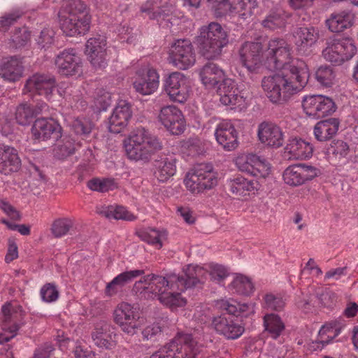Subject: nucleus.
Masks as SVG:
<instances>
[{"label":"nucleus","mask_w":358,"mask_h":358,"mask_svg":"<svg viewBox=\"0 0 358 358\" xmlns=\"http://www.w3.org/2000/svg\"><path fill=\"white\" fill-rule=\"evenodd\" d=\"M217 308L227 311L236 317H248L255 313V303L253 302L240 303L234 299H220L216 301Z\"/></svg>","instance_id":"obj_31"},{"label":"nucleus","mask_w":358,"mask_h":358,"mask_svg":"<svg viewBox=\"0 0 358 358\" xmlns=\"http://www.w3.org/2000/svg\"><path fill=\"white\" fill-rule=\"evenodd\" d=\"M265 303L271 309L280 310L284 307L285 303L282 297L269 294L265 296Z\"/></svg>","instance_id":"obj_60"},{"label":"nucleus","mask_w":358,"mask_h":358,"mask_svg":"<svg viewBox=\"0 0 358 358\" xmlns=\"http://www.w3.org/2000/svg\"><path fill=\"white\" fill-rule=\"evenodd\" d=\"M196 41L202 55L208 59L220 56L222 48L228 43L226 31L217 22L203 26Z\"/></svg>","instance_id":"obj_5"},{"label":"nucleus","mask_w":358,"mask_h":358,"mask_svg":"<svg viewBox=\"0 0 358 358\" xmlns=\"http://www.w3.org/2000/svg\"><path fill=\"white\" fill-rule=\"evenodd\" d=\"M318 174V170L306 164H297L287 167L282 173L284 182L290 187H298L313 180Z\"/></svg>","instance_id":"obj_16"},{"label":"nucleus","mask_w":358,"mask_h":358,"mask_svg":"<svg viewBox=\"0 0 358 358\" xmlns=\"http://www.w3.org/2000/svg\"><path fill=\"white\" fill-rule=\"evenodd\" d=\"M97 213L108 219L124 220L131 221L135 216L128 211L127 208L121 206H102L97 209Z\"/></svg>","instance_id":"obj_41"},{"label":"nucleus","mask_w":358,"mask_h":358,"mask_svg":"<svg viewBox=\"0 0 358 358\" xmlns=\"http://www.w3.org/2000/svg\"><path fill=\"white\" fill-rule=\"evenodd\" d=\"M55 40V30L51 27H45L41 31L36 41L40 48L46 49L54 43Z\"/></svg>","instance_id":"obj_57"},{"label":"nucleus","mask_w":358,"mask_h":358,"mask_svg":"<svg viewBox=\"0 0 358 358\" xmlns=\"http://www.w3.org/2000/svg\"><path fill=\"white\" fill-rule=\"evenodd\" d=\"M30 38V32L26 27L19 29L11 36L10 47L12 48H20L25 45Z\"/></svg>","instance_id":"obj_54"},{"label":"nucleus","mask_w":358,"mask_h":358,"mask_svg":"<svg viewBox=\"0 0 358 358\" xmlns=\"http://www.w3.org/2000/svg\"><path fill=\"white\" fill-rule=\"evenodd\" d=\"M141 11L148 15L149 18L157 20L163 27L173 26L176 24L175 19L169 16L173 11L172 5L166 4V1L148 0L141 6Z\"/></svg>","instance_id":"obj_17"},{"label":"nucleus","mask_w":358,"mask_h":358,"mask_svg":"<svg viewBox=\"0 0 358 358\" xmlns=\"http://www.w3.org/2000/svg\"><path fill=\"white\" fill-rule=\"evenodd\" d=\"M294 43L299 52L305 53L308 49L316 43L319 38L317 29L310 27H299L293 33Z\"/></svg>","instance_id":"obj_33"},{"label":"nucleus","mask_w":358,"mask_h":358,"mask_svg":"<svg viewBox=\"0 0 358 358\" xmlns=\"http://www.w3.org/2000/svg\"><path fill=\"white\" fill-rule=\"evenodd\" d=\"M258 141L265 147L272 149L281 148L285 143V133L282 129L277 124L263 121L259 123L257 129Z\"/></svg>","instance_id":"obj_15"},{"label":"nucleus","mask_w":358,"mask_h":358,"mask_svg":"<svg viewBox=\"0 0 358 358\" xmlns=\"http://www.w3.org/2000/svg\"><path fill=\"white\" fill-rule=\"evenodd\" d=\"M87 186L93 191L101 192L113 190L117 187L115 180L111 178H94L88 182Z\"/></svg>","instance_id":"obj_50"},{"label":"nucleus","mask_w":358,"mask_h":358,"mask_svg":"<svg viewBox=\"0 0 358 358\" xmlns=\"http://www.w3.org/2000/svg\"><path fill=\"white\" fill-rule=\"evenodd\" d=\"M55 65L59 73L74 76L82 73V59L74 49H66L55 59Z\"/></svg>","instance_id":"obj_21"},{"label":"nucleus","mask_w":358,"mask_h":358,"mask_svg":"<svg viewBox=\"0 0 358 358\" xmlns=\"http://www.w3.org/2000/svg\"><path fill=\"white\" fill-rule=\"evenodd\" d=\"M45 107L46 105L43 103L38 110H34L30 104L22 103L16 108V122L20 125H27L33 117L42 111Z\"/></svg>","instance_id":"obj_44"},{"label":"nucleus","mask_w":358,"mask_h":358,"mask_svg":"<svg viewBox=\"0 0 358 358\" xmlns=\"http://www.w3.org/2000/svg\"><path fill=\"white\" fill-rule=\"evenodd\" d=\"M215 136L217 142L227 151L238 147V133L230 120H224L217 124Z\"/></svg>","instance_id":"obj_26"},{"label":"nucleus","mask_w":358,"mask_h":358,"mask_svg":"<svg viewBox=\"0 0 358 358\" xmlns=\"http://www.w3.org/2000/svg\"><path fill=\"white\" fill-rule=\"evenodd\" d=\"M176 162L177 159L173 155L161 157L156 162L155 174L159 181L165 182L176 173Z\"/></svg>","instance_id":"obj_37"},{"label":"nucleus","mask_w":358,"mask_h":358,"mask_svg":"<svg viewBox=\"0 0 358 358\" xmlns=\"http://www.w3.org/2000/svg\"><path fill=\"white\" fill-rule=\"evenodd\" d=\"M284 150L289 159L307 160L312 157L314 148L310 142L298 136H292Z\"/></svg>","instance_id":"obj_25"},{"label":"nucleus","mask_w":358,"mask_h":358,"mask_svg":"<svg viewBox=\"0 0 358 358\" xmlns=\"http://www.w3.org/2000/svg\"><path fill=\"white\" fill-rule=\"evenodd\" d=\"M355 15L350 10H341L332 13L325 20L329 30L334 33H340L353 26Z\"/></svg>","instance_id":"obj_29"},{"label":"nucleus","mask_w":358,"mask_h":358,"mask_svg":"<svg viewBox=\"0 0 358 358\" xmlns=\"http://www.w3.org/2000/svg\"><path fill=\"white\" fill-rule=\"evenodd\" d=\"M111 103V94L104 90H99L94 98V107L98 111L106 110Z\"/></svg>","instance_id":"obj_55"},{"label":"nucleus","mask_w":358,"mask_h":358,"mask_svg":"<svg viewBox=\"0 0 358 358\" xmlns=\"http://www.w3.org/2000/svg\"><path fill=\"white\" fill-rule=\"evenodd\" d=\"M71 226V222L66 218H61L56 220L52 225V232L56 237L64 236L69 231Z\"/></svg>","instance_id":"obj_58"},{"label":"nucleus","mask_w":358,"mask_h":358,"mask_svg":"<svg viewBox=\"0 0 358 358\" xmlns=\"http://www.w3.org/2000/svg\"><path fill=\"white\" fill-rule=\"evenodd\" d=\"M62 31L68 36L85 34L90 29L91 16L81 0H70L59 13Z\"/></svg>","instance_id":"obj_4"},{"label":"nucleus","mask_w":358,"mask_h":358,"mask_svg":"<svg viewBox=\"0 0 358 358\" xmlns=\"http://www.w3.org/2000/svg\"><path fill=\"white\" fill-rule=\"evenodd\" d=\"M52 350L51 345L45 344L36 350L34 358H48Z\"/></svg>","instance_id":"obj_64"},{"label":"nucleus","mask_w":358,"mask_h":358,"mask_svg":"<svg viewBox=\"0 0 358 358\" xmlns=\"http://www.w3.org/2000/svg\"><path fill=\"white\" fill-rule=\"evenodd\" d=\"M2 322L0 324V343L15 337L19 329L17 321L23 315L22 307L16 302H7L1 308Z\"/></svg>","instance_id":"obj_11"},{"label":"nucleus","mask_w":358,"mask_h":358,"mask_svg":"<svg viewBox=\"0 0 358 358\" xmlns=\"http://www.w3.org/2000/svg\"><path fill=\"white\" fill-rule=\"evenodd\" d=\"M0 209L12 220L20 218L19 212L6 200L0 199Z\"/></svg>","instance_id":"obj_62"},{"label":"nucleus","mask_w":358,"mask_h":358,"mask_svg":"<svg viewBox=\"0 0 358 358\" xmlns=\"http://www.w3.org/2000/svg\"><path fill=\"white\" fill-rule=\"evenodd\" d=\"M40 294L43 301L53 303L59 299V292L55 284L46 283L41 288Z\"/></svg>","instance_id":"obj_53"},{"label":"nucleus","mask_w":358,"mask_h":358,"mask_svg":"<svg viewBox=\"0 0 358 358\" xmlns=\"http://www.w3.org/2000/svg\"><path fill=\"white\" fill-rule=\"evenodd\" d=\"M158 122L172 135H180L186 129V120L182 110L174 105L161 108L157 115Z\"/></svg>","instance_id":"obj_14"},{"label":"nucleus","mask_w":358,"mask_h":358,"mask_svg":"<svg viewBox=\"0 0 358 358\" xmlns=\"http://www.w3.org/2000/svg\"><path fill=\"white\" fill-rule=\"evenodd\" d=\"M106 46V39L101 36L91 38L86 43L85 53L91 64L96 69L105 68L107 65Z\"/></svg>","instance_id":"obj_23"},{"label":"nucleus","mask_w":358,"mask_h":358,"mask_svg":"<svg viewBox=\"0 0 358 358\" xmlns=\"http://www.w3.org/2000/svg\"><path fill=\"white\" fill-rule=\"evenodd\" d=\"M229 290L241 295H250L253 292L254 286L249 278L241 274L236 275L229 285Z\"/></svg>","instance_id":"obj_43"},{"label":"nucleus","mask_w":358,"mask_h":358,"mask_svg":"<svg viewBox=\"0 0 358 358\" xmlns=\"http://www.w3.org/2000/svg\"><path fill=\"white\" fill-rule=\"evenodd\" d=\"M240 64L252 73L264 68L279 72L264 77L262 86L267 98L281 104L301 92L308 83L310 69L304 60L292 57L291 45L282 38H272L264 48L261 43L246 41L238 50Z\"/></svg>","instance_id":"obj_1"},{"label":"nucleus","mask_w":358,"mask_h":358,"mask_svg":"<svg viewBox=\"0 0 358 358\" xmlns=\"http://www.w3.org/2000/svg\"><path fill=\"white\" fill-rule=\"evenodd\" d=\"M131 115L132 112L129 103L123 100L120 101L109 118L110 132L119 134L127 126Z\"/></svg>","instance_id":"obj_28"},{"label":"nucleus","mask_w":358,"mask_h":358,"mask_svg":"<svg viewBox=\"0 0 358 358\" xmlns=\"http://www.w3.org/2000/svg\"><path fill=\"white\" fill-rule=\"evenodd\" d=\"M201 348L191 335L178 333L171 342L154 352L150 358H196Z\"/></svg>","instance_id":"obj_6"},{"label":"nucleus","mask_w":358,"mask_h":358,"mask_svg":"<svg viewBox=\"0 0 358 358\" xmlns=\"http://www.w3.org/2000/svg\"><path fill=\"white\" fill-rule=\"evenodd\" d=\"M303 112L315 119L322 118L334 113L337 106L334 99L323 94H308L302 98Z\"/></svg>","instance_id":"obj_10"},{"label":"nucleus","mask_w":358,"mask_h":358,"mask_svg":"<svg viewBox=\"0 0 358 358\" xmlns=\"http://www.w3.org/2000/svg\"><path fill=\"white\" fill-rule=\"evenodd\" d=\"M184 183L192 194H199L217 185V173L211 164H199L187 172Z\"/></svg>","instance_id":"obj_7"},{"label":"nucleus","mask_w":358,"mask_h":358,"mask_svg":"<svg viewBox=\"0 0 358 358\" xmlns=\"http://www.w3.org/2000/svg\"><path fill=\"white\" fill-rule=\"evenodd\" d=\"M168 61L179 69L185 70L192 66L196 59L191 42L187 39L176 41L170 48Z\"/></svg>","instance_id":"obj_13"},{"label":"nucleus","mask_w":358,"mask_h":358,"mask_svg":"<svg viewBox=\"0 0 358 358\" xmlns=\"http://www.w3.org/2000/svg\"><path fill=\"white\" fill-rule=\"evenodd\" d=\"M217 93L223 105L240 110L246 107L245 99L236 87L234 80L231 78L225 80L224 83L217 87Z\"/></svg>","instance_id":"obj_18"},{"label":"nucleus","mask_w":358,"mask_h":358,"mask_svg":"<svg viewBox=\"0 0 358 358\" xmlns=\"http://www.w3.org/2000/svg\"><path fill=\"white\" fill-rule=\"evenodd\" d=\"M357 47L352 38H329L322 52L324 59L335 64H342L351 59L357 53Z\"/></svg>","instance_id":"obj_8"},{"label":"nucleus","mask_w":358,"mask_h":358,"mask_svg":"<svg viewBox=\"0 0 358 358\" xmlns=\"http://www.w3.org/2000/svg\"><path fill=\"white\" fill-rule=\"evenodd\" d=\"M75 150L74 142L69 137L59 141L53 149L54 156L59 159H64L71 155Z\"/></svg>","instance_id":"obj_47"},{"label":"nucleus","mask_w":358,"mask_h":358,"mask_svg":"<svg viewBox=\"0 0 358 358\" xmlns=\"http://www.w3.org/2000/svg\"><path fill=\"white\" fill-rule=\"evenodd\" d=\"M229 190L236 195H245L248 192L258 189V183L254 180H248L243 176H237L228 180Z\"/></svg>","instance_id":"obj_39"},{"label":"nucleus","mask_w":358,"mask_h":358,"mask_svg":"<svg viewBox=\"0 0 358 358\" xmlns=\"http://www.w3.org/2000/svg\"><path fill=\"white\" fill-rule=\"evenodd\" d=\"M341 329L342 327L338 322H331L324 324L318 334L320 342L324 343L325 345L329 343L340 334Z\"/></svg>","instance_id":"obj_46"},{"label":"nucleus","mask_w":358,"mask_h":358,"mask_svg":"<svg viewBox=\"0 0 358 358\" xmlns=\"http://www.w3.org/2000/svg\"><path fill=\"white\" fill-rule=\"evenodd\" d=\"M340 123V120L336 117L318 122L313 129L315 138L319 141L330 140L337 134Z\"/></svg>","instance_id":"obj_36"},{"label":"nucleus","mask_w":358,"mask_h":358,"mask_svg":"<svg viewBox=\"0 0 358 358\" xmlns=\"http://www.w3.org/2000/svg\"><path fill=\"white\" fill-rule=\"evenodd\" d=\"M18 257V248L13 239H8V249L5 256V262L7 264L10 263Z\"/></svg>","instance_id":"obj_63"},{"label":"nucleus","mask_w":358,"mask_h":358,"mask_svg":"<svg viewBox=\"0 0 358 358\" xmlns=\"http://www.w3.org/2000/svg\"><path fill=\"white\" fill-rule=\"evenodd\" d=\"M217 3L224 13L238 15L243 19L251 17L257 7L256 0H207Z\"/></svg>","instance_id":"obj_20"},{"label":"nucleus","mask_w":358,"mask_h":358,"mask_svg":"<svg viewBox=\"0 0 358 358\" xmlns=\"http://www.w3.org/2000/svg\"><path fill=\"white\" fill-rule=\"evenodd\" d=\"M162 329L158 323H152L147 325L143 330L142 334L144 339L152 340L161 333Z\"/></svg>","instance_id":"obj_61"},{"label":"nucleus","mask_w":358,"mask_h":358,"mask_svg":"<svg viewBox=\"0 0 358 358\" xmlns=\"http://www.w3.org/2000/svg\"><path fill=\"white\" fill-rule=\"evenodd\" d=\"M115 322L124 333L133 336L141 327L145 319L140 317L138 311L131 304L120 303L113 312Z\"/></svg>","instance_id":"obj_9"},{"label":"nucleus","mask_w":358,"mask_h":358,"mask_svg":"<svg viewBox=\"0 0 358 358\" xmlns=\"http://www.w3.org/2000/svg\"><path fill=\"white\" fill-rule=\"evenodd\" d=\"M159 85V76L152 68L146 67L136 71L133 86L135 90L143 95L154 93Z\"/></svg>","instance_id":"obj_19"},{"label":"nucleus","mask_w":358,"mask_h":358,"mask_svg":"<svg viewBox=\"0 0 358 358\" xmlns=\"http://www.w3.org/2000/svg\"><path fill=\"white\" fill-rule=\"evenodd\" d=\"M24 71L22 59L16 57H11L3 61L0 69V75L3 80L15 83L23 77Z\"/></svg>","instance_id":"obj_34"},{"label":"nucleus","mask_w":358,"mask_h":358,"mask_svg":"<svg viewBox=\"0 0 358 358\" xmlns=\"http://www.w3.org/2000/svg\"><path fill=\"white\" fill-rule=\"evenodd\" d=\"M263 320L265 331L274 339L278 338L285 328L284 322L276 314H266Z\"/></svg>","instance_id":"obj_42"},{"label":"nucleus","mask_w":358,"mask_h":358,"mask_svg":"<svg viewBox=\"0 0 358 358\" xmlns=\"http://www.w3.org/2000/svg\"><path fill=\"white\" fill-rule=\"evenodd\" d=\"M211 327L218 334L227 339L239 338L245 330L242 325L224 315L214 317L212 320Z\"/></svg>","instance_id":"obj_27"},{"label":"nucleus","mask_w":358,"mask_h":358,"mask_svg":"<svg viewBox=\"0 0 358 358\" xmlns=\"http://www.w3.org/2000/svg\"><path fill=\"white\" fill-rule=\"evenodd\" d=\"M164 90L171 101L184 103L190 96L191 83L183 73L173 72L165 80Z\"/></svg>","instance_id":"obj_12"},{"label":"nucleus","mask_w":358,"mask_h":358,"mask_svg":"<svg viewBox=\"0 0 358 358\" xmlns=\"http://www.w3.org/2000/svg\"><path fill=\"white\" fill-rule=\"evenodd\" d=\"M286 24V15L281 10L271 12L262 22L264 27L274 30L282 28Z\"/></svg>","instance_id":"obj_48"},{"label":"nucleus","mask_w":358,"mask_h":358,"mask_svg":"<svg viewBox=\"0 0 358 358\" xmlns=\"http://www.w3.org/2000/svg\"><path fill=\"white\" fill-rule=\"evenodd\" d=\"M257 155L253 153H242L235 158L234 162L241 171L250 174L255 161L257 159Z\"/></svg>","instance_id":"obj_49"},{"label":"nucleus","mask_w":358,"mask_h":358,"mask_svg":"<svg viewBox=\"0 0 358 358\" xmlns=\"http://www.w3.org/2000/svg\"><path fill=\"white\" fill-rule=\"evenodd\" d=\"M145 271L141 269L126 271L118 274L106 287L105 292L108 296H113L120 292L122 287L133 280L143 275Z\"/></svg>","instance_id":"obj_35"},{"label":"nucleus","mask_w":358,"mask_h":358,"mask_svg":"<svg viewBox=\"0 0 358 358\" xmlns=\"http://www.w3.org/2000/svg\"><path fill=\"white\" fill-rule=\"evenodd\" d=\"M271 171L270 163L264 157L258 155L250 174L256 177L266 178L271 173Z\"/></svg>","instance_id":"obj_52"},{"label":"nucleus","mask_w":358,"mask_h":358,"mask_svg":"<svg viewBox=\"0 0 358 358\" xmlns=\"http://www.w3.org/2000/svg\"><path fill=\"white\" fill-rule=\"evenodd\" d=\"M139 237L142 241L159 249L166 240L167 233L164 229L148 228L140 231Z\"/></svg>","instance_id":"obj_40"},{"label":"nucleus","mask_w":358,"mask_h":358,"mask_svg":"<svg viewBox=\"0 0 358 358\" xmlns=\"http://www.w3.org/2000/svg\"><path fill=\"white\" fill-rule=\"evenodd\" d=\"M336 72L334 69L327 65L318 67L315 73L317 82L324 87H331L336 82Z\"/></svg>","instance_id":"obj_45"},{"label":"nucleus","mask_w":358,"mask_h":358,"mask_svg":"<svg viewBox=\"0 0 358 358\" xmlns=\"http://www.w3.org/2000/svg\"><path fill=\"white\" fill-rule=\"evenodd\" d=\"M111 103V94L104 90H99L94 98V107L98 111L106 110Z\"/></svg>","instance_id":"obj_56"},{"label":"nucleus","mask_w":358,"mask_h":358,"mask_svg":"<svg viewBox=\"0 0 358 358\" xmlns=\"http://www.w3.org/2000/svg\"><path fill=\"white\" fill-rule=\"evenodd\" d=\"M22 15L19 11H15L10 13L4 15L0 17V31H6L9 27L13 24L17 19Z\"/></svg>","instance_id":"obj_59"},{"label":"nucleus","mask_w":358,"mask_h":358,"mask_svg":"<svg viewBox=\"0 0 358 358\" xmlns=\"http://www.w3.org/2000/svg\"><path fill=\"white\" fill-rule=\"evenodd\" d=\"M127 157L136 162H149L153 155L162 148V143L144 128H137L124 140Z\"/></svg>","instance_id":"obj_3"},{"label":"nucleus","mask_w":358,"mask_h":358,"mask_svg":"<svg viewBox=\"0 0 358 358\" xmlns=\"http://www.w3.org/2000/svg\"><path fill=\"white\" fill-rule=\"evenodd\" d=\"M21 160L17 150L10 146L0 143V172L8 175L17 171Z\"/></svg>","instance_id":"obj_32"},{"label":"nucleus","mask_w":358,"mask_h":358,"mask_svg":"<svg viewBox=\"0 0 358 358\" xmlns=\"http://www.w3.org/2000/svg\"><path fill=\"white\" fill-rule=\"evenodd\" d=\"M200 80L208 89H214L228 80L224 71L214 63H208L199 71Z\"/></svg>","instance_id":"obj_30"},{"label":"nucleus","mask_w":358,"mask_h":358,"mask_svg":"<svg viewBox=\"0 0 358 358\" xmlns=\"http://www.w3.org/2000/svg\"><path fill=\"white\" fill-rule=\"evenodd\" d=\"M55 83L52 76L35 74L27 80L23 91L24 94L31 93V96L37 94L50 99L55 86Z\"/></svg>","instance_id":"obj_24"},{"label":"nucleus","mask_w":358,"mask_h":358,"mask_svg":"<svg viewBox=\"0 0 358 358\" xmlns=\"http://www.w3.org/2000/svg\"><path fill=\"white\" fill-rule=\"evenodd\" d=\"M61 125L52 118L41 117L34 122L31 134L34 140L46 141L50 138L62 136Z\"/></svg>","instance_id":"obj_22"},{"label":"nucleus","mask_w":358,"mask_h":358,"mask_svg":"<svg viewBox=\"0 0 358 358\" xmlns=\"http://www.w3.org/2000/svg\"><path fill=\"white\" fill-rule=\"evenodd\" d=\"M71 127L77 135L85 137L92 131V123L89 119L78 117L72 121Z\"/></svg>","instance_id":"obj_51"},{"label":"nucleus","mask_w":358,"mask_h":358,"mask_svg":"<svg viewBox=\"0 0 358 358\" xmlns=\"http://www.w3.org/2000/svg\"><path fill=\"white\" fill-rule=\"evenodd\" d=\"M115 334L109 331L106 324L97 325L92 333V338L95 345L99 348L112 349L115 346Z\"/></svg>","instance_id":"obj_38"},{"label":"nucleus","mask_w":358,"mask_h":358,"mask_svg":"<svg viewBox=\"0 0 358 358\" xmlns=\"http://www.w3.org/2000/svg\"><path fill=\"white\" fill-rule=\"evenodd\" d=\"M183 271L185 279L175 273L166 277L154 274L144 275L135 282L134 289L145 299L157 298L162 305L174 309L186 305L187 300L182 296V292L201 282L207 273L213 280L217 282L229 275L225 266L214 263L206 267L189 264Z\"/></svg>","instance_id":"obj_2"}]
</instances>
